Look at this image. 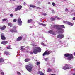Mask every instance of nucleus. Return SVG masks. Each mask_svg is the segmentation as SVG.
Masks as SVG:
<instances>
[{"label":"nucleus","mask_w":75,"mask_h":75,"mask_svg":"<svg viewBox=\"0 0 75 75\" xmlns=\"http://www.w3.org/2000/svg\"><path fill=\"white\" fill-rule=\"evenodd\" d=\"M54 27H56V29H57V31H59V34H62V28H65V26L62 25H54Z\"/></svg>","instance_id":"f257e3e1"},{"label":"nucleus","mask_w":75,"mask_h":75,"mask_svg":"<svg viewBox=\"0 0 75 75\" xmlns=\"http://www.w3.org/2000/svg\"><path fill=\"white\" fill-rule=\"evenodd\" d=\"M33 53L36 54L38 52H41V49L39 47H36L33 50Z\"/></svg>","instance_id":"f03ea898"},{"label":"nucleus","mask_w":75,"mask_h":75,"mask_svg":"<svg viewBox=\"0 0 75 75\" xmlns=\"http://www.w3.org/2000/svg\"><path fill=\"white\" fill-rule=\"evenodd\" d=\"M64 56L65 57H68L67 58V59L68 61H70L74 58V57L72 54H69V53H66L64 55Z\"/></svg>","instance_id":"7ed1b4c3"},{"label":"nucleus","mask_w":75,"mask_h":75,"mask_svg":"<svg viewBox=\"0 0 75 75\" xmlns=\"http://www.w3.org/2000/svg\"><path fill=\"white\" fill-rule=\"evenodd\" d=\"M33 67V66L32 64H30L29 65H26L25 68H26V69H27V71H28V72H31Z\"/></svg>","instance_id":"20e7f679"},{"label":"nucleus","mask_w":75,"mask_h":75,"mask_svg":"<svg viewBox=\"0 0 75 75\" xmlns=\"http://www.w3.org/2000/svg\"><path fill=\"white\" fill-rule=\"evenodd\" d=\"M22 21L20 18V17L19 18L17 19V23L18 25L21 26L22 25Z\"/></svg>","instance_id":"39448f33"},{"label":"nucleus","mask_w":75,"mask_h":75,"mask_svg":"<svg viewBox=\"0 0 75 75\" xmlns=\"http://www.w3.org/2000/svg\"><path fill=\"white\" fill-rule=\"evenodd\" d=\"M51 54V51H50V50H47V51H45L44 53L43 54V56H44V55H48L49 54Z\"/></svg>","instance_id":"423d86ee"},{"label":"nucleus","mask_w":75,"mask_h":75,"mask_svg":"<svg viewBox=\"0 0 75 75\" xmlns=\"http://www.w3.org/2000/svg\"><path fill=\"white\" fill-rule=\"evenodd\" d=\"M64 37V34H59L57 36V38H59L60 39H62Z\"/></svg>","instance_id":"0eeeda50"},{"label":"nucleus","mask_w":75,"mask_h":75,"mask_svg":"<svg viewBox=\"0 0 75 75\" xmlns=\"http://www.w3.org/2000/svg\"><path fill=\"white\" fill-rule=\"evenodd\" d=\"M22 8V6L21 5L18 6H17L16 8H15V11H18V10H21Z\"/></svg>","instance_id":"6e6552de"},{"label":"nucleus","mask_w":75,"mask_h":75,"mask_svg":"<svg viewBox=\"0 0 75 75\" xmlns=\"http://www.w3.org/2000/svg\"><path fill=\"white\" fill-rule=\"evenodd\" d=\"M1 40H6V38L5 37L4 35V34L3 33L1 34Z\"/></svg>","instance_id":"1a4fd4ad"},{"label":"nucleus","mask_w":75,"mask_h":75,"mask_svg":"<svg viewBox=\"0 0 75 75\" xmlns=\"http://www.w3.org/2000/svg\"><path fill=\"white\" fill-rule=\"evenodd\" d=\"M22 39H23V37L21 36H20L18 37L16 41H20L22 40Z\"/></svg>","instance_id":"9d476101"},{"label":"nucleus","mask_w":75,"mask_h":75,"mask_svg":"<svg viewBox=\"0 0 75 75\" xmlns=\"http://www.w3.org/2000/svg\"><path fill=\"white\" fill-rule=\"evenodd\" d=\"M8 43V41H3L1 42V44H3V45H6Z\"/></svg>","instance_id":"9b49d317"},{"label":"nucleus","mask_w":75,"mask_h":75,"mask_svg":"<svg viewBox=\"0 0 75 75\" xmlns=\"http://www.w3.org/2000/svg\"><path fill=\"white\" fill-rule=\"evenodd\" d=\"M48 32L49 33H50V34H52L53 35H56V34H55V33L54 32V31L52 30L49 31Z\"/></svg>","instance_id":"f8f14e48"},{"label":"nucleus","mask_w":75,"mask_h":75,"mask_svg":"<svg viewBox=\"0 0 75 75\" xmlns=\"http://www.w3.org/2000/svg\"><path fill=\"white\" fill-rule=\"evenodd\" d=\"M5 28H6V27L5 25H4L2 27H0V29L1 30H4Z\"/></svg>","instance_id":"ddd939ff"},{"label":"nucleus","mask_w":75,"mask_h":75,"mask_svg":"<svg viewBox=\"0 0 75 75\" xmlns=\"http://www.w3.org/2000/svg\"><path fill=\"white\" fill-rule=\"evenodd\" d=\"M68 66V64H65V66H63V69H64V70H67V67Z\"/></svg>","instance_id":"4468645a"},{"label":"nucleus","mask_w":75,"mask_h":75,"mask_svg":"<svg viewBox=\"0 0 75 75\" xmlns=\"http://www.w3.org/2000/svg\"><path fill=\"white\" fill-rule=\"evenodd\" d=\"M10 31V32H12V33H17V31L16 30L11 29Z\"/></svg>","instance_id":"2eb2a0df"},{"label":"nucleus","mask_w":75,"mask_h":75,"mask_svg":"<svg viewBox=\"0 0 75 75\" xmlns=\"http://www.w3.org/2000/svg\"><path fill=\"white\" fill-rule=\"evenodd\" d=\"M4 54H5L6 55H10V54H9V52H7V51H5L4 52Z\"/></svg>","instance_id":"dca6fc26"},{"label":"nucleus","mask_w":75,"mask_h":75,"mask_svg":"<svg viewBox=\"0 0 75 75\" xmlns=\"http://www.w3.org/2000/svg\"><path fill=\"white\" fill-rule=\"evenodd\" d=\"M33 19H29L28 20V23H31L33 22Z\"/></svg>","instance_id":"f3484780"},{"label":"nucleus","mask_w":75,"mask_h":75,"mask_svg":"<svg viewBox=\"0 0 75 75\" xmlns=\"http://www.w3.org/2000/svg\"><path fill=\"white\" fill-rule=\"evenodd\" d=\"M38 74H40V75H45L41 71H39L38 73Z\"/></svg>","instance_id":"a211bd4d"},{"label":"nucleus","mask_w":75,"mask_h":75,"mask_svg":"<svg viewBox=\"0 0 75 75\" xmlns=\"http://www.w3.org/2000/svg\"><path fill=\"white\" fill-rule=\"evenodd\" d=\"M30 61V59L26 58L25 59V62H28V61Z\"/></svg>","instance_id":"6ab92c4d"},{"label":"nucleus","mask_w":75,"mask_h":75,"mask_svg":"<svg viewBox=\"0 0 75 75\" xmlns=\"http://www.w3.org/2000/svg\"><path fill=\"white\" fill-rule=\"evenodd\" d=\"M4 62V59L2 58H0V63Z\"/></svg>","instance_id":"aec40b11"},{"label":"nucleus","mask_w":75,"mask_h":75,"mask_svg":"<svg viewBox=\"0 0 75 75\" xmlns=\"http://www.w3.org/2000/svg\"><path fill=\"white\" fill-rule=\"evenodd\" d=\"M67 24H68V25H71V26H73V24H72V23L70 22H68Z\"/></svg>","instance_id":"412c9836"},{"label":"nucleus","mask_w":75,"mask_h":75,"mask_svg":"<svg viewBox=\"0 0 75 75\" xmlns=\"http://www.w3.org/2000/svg\"><path fill=\"white\" fill-rule=\"evenodd\" d=\"M50 20L51 21H55V18H53L52 17H51L50 18Z\"/></svg>","instance_id":"4be33fe9"},{"label":"nucleus","mask_w":75,"mask_h":75,"mask_svg":"<svg viewBox=\"0 0 75 75\" xmlns=\"http://www.w3.org/2000/svg\"><path fill=\"white\" fill-rule=\"evenodd\" d=\"M52 71V69H51L50 68H48V70L47 71V72H50Z\"/></svg>","instance_id":"5701e85b"},{"label":"nucleus","mask_w":75,"mask_h":75,"mask_svg":"<svg viewBox=\"0 0 75 75\" xmlns=\"http://www.w3.org/2000/svg\"><path fill=\"white\" fill-rule=\"evenodd\" d=\"M8 26H10V27H13V25L11 23H8Z\"/></svg>","instance_id":"b1692460"},{"label":"nucleus","mask_w":75,"mask_h":75,"mask_svg":"<svg viewBox=\"0 0 75 75\" xmlns=\"http://www.w3.org/2000/svg\"><path fill=\"white\" fill-rule=\"evenodd\" d=\"M30 7H33V8L36 7V6H35L33 5H30Z\"/></svg>","instance_id":"393cba45"},{"label":"nucleus","mask_w":75,"mask_h":75,"mask_svg":"<svg viewBox=\"0 0 75 75\" xmlns=\"http://www.w3.org/2000/svg\"><path fill=\"white\" fill-rule=\"evenodd\" d=\"M24 47H25V46L21 47V50H25V48H24Z\"/></svg>","instance_id":"a878e982"},{"label":"nucleus","mask_w":75,"mask_h":75,"mask_svg":"<svg viewBox=\"0 0 75 75\" xmlns=\"http://www.w3.org/2000/svg\"><path fill=\"white\" fill-rule=\"evenodd\" d=\"M63 21L64 23V24H68V22L65 21Z\"/></svg>","instance_id":"bb28decb"},{"label":"nucleus","mask_w":75,"mask_h":75,"mask_svg":"<svg viewBox=\"0 0 75 75\" xmlns=\"http://www.w3.org/2000/svg\"><path fill=\"white\" fill-rule=\"evenodd\" d=\"M71 69V67L68 66L66 67V69Z\"/></svg>","instance_id":"cd10ccee"},{"label":"nucleus","mask_w":75,"mask_h":75,"mask_svg":"<svg viewBox=\"0 0 75 75\" xmlns=\"http://www.w3.org/2000/svg\"><path fill=\"white\" fill-rule=\"evenodd\" d=\"M65 11L66 12H69V11H68V9L67 8H66L65 9Z\"/></svg>","instance_id":"c85d7f7f"},{"label":"nucleus","mask_w":75,"mask_h":75,"mask_svg":"<svg viewBox=\"0 0 75 75\" xmlns=\"http://www.w3.org/2000/svg\"><path fill=\"white\" fill-rule=\"evenodd\" d=\"M3 21H7V19H2Z\"/></svg>","instance_id":"c756f323"},{"label":"nucleus","mask_w":75,"mask_h":75,"mask_svg":"<svg viewBox=\"0 0 75 75\" xmlns=\"http://www.w3.org/2000/svg\"><path fill=\"white\" fill-rule=\"evenodd\" d=\"M52 5L53 6H55V3L54 2H53L52 3Z\"/></svg>","instance_id":"7c9ffc66"},{"label":"nucleus","mask_w":75,"mask_h":75,"mask_svg":"<svg viewBox=\"0 0 75 75\" xmlns=\"http://www.w3.org/2000/svg\"><path fill=\"white\" fill-rule=\"evenodd\" d=\"M33 47H37V45H35L34 44L31 45Z\"/></svg>","instance_id":"2f4dec72"},{"label":"nucleus","mask_w":75,"mask_h":75,"mask_svg":"<svg viewBox=\"0 0 75 75\" xmlns=\"http://www.w3.org/2000/svg\"><path fill=\"white\" fill-rule=\"evenodd\" d=\"M17 74L18 75H21V73H20L19 72H17Z\"/></svg>","instance_id":"473e14b6"},{"label":"nucleus","mask_w":75,"mask_h":75,"mask_svg":"<svg viewBox=\"0 0 75 75\" xmlns=\"http://www.w3.org/2000/svg\"><path fill=\"white\" fill-rule=\"evenodd\" d=\"M36 64L38 65H40V62H37Z\"/></svg>","instance_id":"72a5a7b5"},{"label":"nucleus","mask_w":75,"mask_h":75,"mask_svg":"<svg viewBox=\"0 0 75 75\" xmlns=\"http://www.w3.org/2000/svg\"><path fill=\"white\" fill-rule=\"evenodd\" d=\"M48 58H46L45 59H44V60H45V61H47V60H48Z\"/></svg>","instance_id":"f704fd0d"},{"label":"nucleus","mask_w":75,"mask_h":75,"mask_svg":"<svg viewBox=\"0 0 75 75\" xmlns=\"http://www.w3.org/2000/svg\"><path fill=\"white\" fill-rule=\"evenodd\" d=\"M52 13H53V14L55 13V11H54V10H52Z\"/></svg>","instance_id":"c9c22d12"},{"label":"nucleus","mask_w":75,"mask_h":75,"mask_svg":"<svg viewBox=\"0 0 75 75\" xmlns=\"http://www.w3.org/2000/svg\"><path fill=\"white\" fill-rule=\"evenodd\" d=\"M13 22H16V21H17V19H14L13 20Z\"/></svg>","instance_id":"e433bc0d"},{"label":"nucleus","mask_w":75,"mask_h":75,"mask_svg":"<svg viewBox=\"0 0 75 75\" xmlns=\"http://www.w3.org/2000/svg\"><path fill=\"white\" fill-rule=\"evenodd\" d=\"M42 26H44V27H45V26H46V25L42 23Z\"/></svg>","instance_id":"4c0bfd02"},{"label":"nucleus","mask_w":75,"mask_h":75,"mask_svg":"<svg viewBox=\"0 0 75 75\" xmlns=\"http://www.w3.org/2000/svg\"><path fill=\"white\" fill-rule=\"evenodd\" d=\"M17 28V27H16V26H13V28L14 29H16V28Z\"/></svg>","instance_id":"58836bf2"},{"label":"nucleus","mask_w":75,"mask_h":75,"mask_svg":"<svg viewBox=\"0 0 75 75\" xmlns=\"http://www.w3.org/2000/svg\"><path fill=\"white\" fill-rule=\"evenodd\" d=\"M38 24H39V25H42V23H41L40 22H39L38 23Z\"/></svg>","instance_id":"ea45409f"},{"label":"nucleus","mask_w":75,"mask_h":75,"mask_svg":"<svg viewBox=\"0 0 75 75\" xmlns=\"http://www.w3.org/2000/svg\"><path fill=\"white\" fill-rule=\"evenodd\" d=\"M42 14L44 16H46L47 15V13H43V14Z\"/></svg>","instance_id":"a19ab883"},{"label":"nucleus","mask_w":75,"mask_h":75,"mask_svg":"<svg viewBox=\"0 0 75 75\" xmlns=\"http://www.w3.org/2000/svg\"><path fill=\"white\" fill-rule=\"evenodd\" d=\"M10 17H13V14H10Z\"/></svg>","instance_id":"79ce46f5"},{"label":"nucleus","mask_w":75,"mask_h":75,"mask_svg":"<svg viewBox=\"0 0 75 75\" xmlns=\"http://www.w3.org/2000/svg\"><path fill=\"white\" fill-rule=\"evenodd\" d=\"M37 8V9H41V8L40 7H36Z\"/></svg>","instance_id":"37998d69"},{"label":"nucleus","mask_w":75,"mask_h":75,"mask_svg":"<svg viewBox=\"0 0 75 75\" xmlns=\"http://www.w3.org/2000/svg\"><path fill=\"white\" fill-rule=\"evenodd\" d=\"M1 74L2 75H4V72H2L1 73Z\"/></svg>","instance_id":"c03bdc74"},{"label":"nucleus","mask_w":75,"mask_h":75,"mask_svg":"<svg viewBox=\"0 0 75 75\" xmlns=\"http://www.w3.org/2000/svg\"><path fill=\"white\" fill-rule=\"evenodd\" d=\"M7 49H11V48H10V46H9L8 47H7Z\"/></svg>","instance_id":"a18cd8bd"},{"label":"nucleus","mask_w":75,"mask_h":75,"mask_svg":"<svg viewBox=\"0 0 75 75\" xmlns=\"http://www.w3.org/2000/svg\"><path fill=\"white\" fill-rule=\"evenodd\" d=\"M41 44L42 45H44V43H43V42H42V43H41Z\"/></svg>","instance_id":"49530a36"},{"label":"nucleus","mask_w":75,"mask_h":75,"mask_svg":"<svg viewBox=\"0 0 75 75\" xmlns=\"http://www.w3.org/2000/svg\"><path fill=\"white\" fill-rule=\"evenodd\" d=\"M73 20H75V17L73 18Z\"/></svg>","instance_id":"de8ad7c7"},{"label":"nucleus","mask_w":75,"mask_h":75,"mask_svg":"<svg viewBox=\"0 0 75 75\" xmlns=\"http://www.w3.org/2000/svg\"><path fill=\"white\" fill-rule=\"evenodd\" d=\"M25 4H26V3H25V2H24L23 3V5H24V6H25Z\"/></svg>","instance_id":"09e8293b"},{"label":"nucleus","mask_w":75,"mask_h":75,"mask_svg":"<svg viewBox=\"0 0 75 75\" xmlns=\"http://www.w3.org/2000/svg\"><path fill=\"white\" fill-rule=\"evenodd\" d=\"M51 75H56L55 74H51Z\"/></svg>","instance_id":"8fccbe9b"},{"label":"nucleus","mask_w":75,"mask_h":75,"mask_svg":"<svg viewBox=\"0 0 75 75\" xmlns=\"http://www.w3.org/2000/svg\"><path fill=\"white\" fill-rule=\"evenodd\" d=\"M30 54H33V52H30Z\"/></svg>","instance_id":"3c124183"},{"label":"nucleus","mask_w":75,"mask_h":75,"mask_svg":"<svg viewBox=\"0 0 75 75\" xmlns=\"http://www.w3.org/2000/svg\"><path fill=\"white\" fill-rule=\"evenodd\" d=\"M57 19V20H59L60 19V18H58Z\"/></svg>","instance_id":"603ef678"},{"label":"nucleus","mask_w":75,"mask_h":75,"mask_svg":"<svg viewBox=\"0 0 75 75\" xmlns=\"http://www.w3.org/2000/svg\"><path fill=\"white\" fill-rule=\"evenodd\" d=\"M55 18H58V16H56L55 17Z\"/></svg>","instance_id":"864d4df0"},{"label":"nucleus","mask_w":75,"mask_h":75,"mask_svg":"<svg viewBox=\"0 0 75 75\" xmlns=\"http://www.w3.org/2000/svg\"><path fill=\"white\" fill-rule=\"evenodd\" d=\"M74 56H75V52L74 53Z\"/></svg>","instance_id":"5fc2aeb1"},{"label":"nucleus","mask_w":75,"mask_h":75,"mask_svg":"<svg viewBox=\"0 0 75 75\" xmlns=\"http://www.w3.org/2000/svg\"><path fill=\"white\" fill-rule=\"evenodd\" d=\"M13 0V1H16V0Z\"/></svg>","instance_id":"6e6d98bb"},{"label":"nucleus","mask_w":75,"mask_h":75,"mask_svg":"<svg viewBox=\"0 0 75 75\" xmlns=\"http://www.w3.org/2000/svg\"><path fill=\"white\" fill-rule=\"evenodd\" d=\"M12 0H10V1H11Z\"/></svg>","instance_id":"4d7b16f0"}]
</instances>
